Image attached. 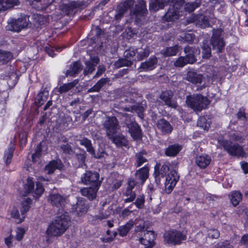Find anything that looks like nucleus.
Masks as SVG:
<instances>
[{"instance_id":"obj_43","label":"nucleus","mask_w":248,"mask_h":248,"mask_svg":"<svg viewBox=\"0 0 248 248\" xmlns=\"http://www.w3.org/2000/svg\"><path fill=\"white\" fill-rule=\"evenodd\" d=\"M201 3V0H195L194 2H190L186 3L184 5V9L186 12L190 13L199 7Z\"/></svg>"},{"instance_id":"obj_58","label":"nucleus","mask_w":248,"mask_h":248,"mask_svg":"<svg viewBox=\"0 0 248 248\" xmlns=\"http://www.w3.org/2000/svg\"><path fill=\"white\" fill-rule=\"evenodd\" d=\"M184 56L179 57L174 63V65L177 67H183L188 64Z\"/></svg>"},{"instance_id":"obj_53","label":"nucleus","mask_w":248,"mask_h":248,"mask_svg":"<svg viewBox=\"0 0 248 248\" xmlns=\"http://www.w3.org/2000/svg\"><path fill=\"white\" fill-rule=\"evenodd\" d=\"M124 195L127 197V198L124 200V202H132L136 198V193L133 191L132 190L130 189H126V190L124 193Z\"/></svg>"},{"instance_id":"obj_20","label":"nucleus","mask_w":248,"mask_h":248,"mask_svg":"<svg viewBox=\"0 0 248 248\" xmlns=\"http://www.w3.org/2000/svg\"><path fill=\"white\" fill-rule=\"evenodd\" d=\"M48 200L52 206L58 208H62L65 202V198L58 193L51 194L49 195Z\"/></svg>"},{"instance_id":"obj_17","label":"nucleus","mask_w":248,"mask_h":248,"mask_svg":"<svg viewBox=\"0 0 248 248\" xmlns=\"http://www.w3.org/2000/svg\"><path fill=\"white\" fill-rule=\"evenodd\" d=\"M155 237L154 232L147 231L144 236L140 238V241L142 245L146 246L144 248H152L155 244Z\"/></svg>"},{"instance_id":"obj_55","label":"nucleus","mask_w":248,"mask_h":248,"mask_svg":"<svg viewBox=\"0 0 248 248\" xmlns=\"http://www.w3.org/2000/svg\"><path fill=\"white\" fill-rule=\"evenodd\" d=\"M42 151V142H40L37 145L35 150V153L32 155L31 157L32 161L34 162L36 161V159L38 158L40 156Z\"/></svg>"},{"instance_id":"obj_4","label":"nucleus","mask_w":248,"mask_h":248,"mask_svg":"<svg viewBox=\"0 0 248 248\" xmlns=\"http://www.w3.org/2000/svg\"><path fill=\"white\" fill-rule=\"evenodd\" d=\"M168 2H170V7H173V9L177 10L179 13L182 12L184 4L183 0H152L150 2V10L156 11L163 8Z\"/></svg>"},{"instance_id":"obj_40","label":"nucleus","mask_w":248,"mask_h":248,"mask_svg":"<svg viewBox=\"0 0 248 248\" xmlns=\"http://www.w3.org/2000/svg\"><path fill=\"white\" fill-rule=\"evenodd\" d=\"M133 226V222L132 221H129L124 226H121L118 229L119 234L121 236H125L126 235L130 230Z\"/></svg>"},{"instance_id":"obj_37","label":"nucleus","mask_w":248,"mask_h":248,"mask_svg":"<svg viewBox=\"0 0 248 248\" xmlns=\"http://www.w3.org/2000/svg\"><path fill=\"white\" fill-rule=\"evenodd\" d=\"M146 155V152L144 151L138 153L135 155V166L136 167H140L147 162V159L145 156Z\"/></svg>"},{"instance_id":"obj_41","label":"nucleus","mask_w":248,"mask_h":248,"mask_svg":"<svg viewBox=\"0 0 248 248\" xmlns=\"http://www.w3.org/2000/svg\"><path fill=\"white\" fill-rule=\"evenodd\" d=\"M59 165L58 161L52 160L46 166L45 170L47 174H52L56 169H59Z\"/></svg>"},{"instance_id":"obj_24","label":"nucleus","mask_w":248,"mask_h":248,"mask_svg":"<svg viewBox=\"0 0 248 248\" xmlns=\"http://www.w3.org/2000/svg\"><path fill=\"white\" fill-rule=\"evenodd\" d=\"M99 186H91L89 187L83 188L80 189L81 194L86 197L90 200H93L96 198V193Z\"/></svg>"},{"instance_id":"obj_21","label":"nucleus","mask_w":248,"mask_h":248,"mask_svg":"<svg viewBox=\"0 0 248 248\" xmlns=\"http://www.w3.org/2000/svg\"><path fill=\"white\" fill-rule=\"evenodd\" d=\"M198 51L196 47H192L189 46H186L184 48V52L186 54V56H184L186 60V62L189 64H193L196 61L195 56V53Z\"/></svg>"},{"instance_id":"obj_56","label":"nucleus","mask_w":248,"mask_h":248,"mask_svg":"<svg viewBox=\"0 0 248 248\" xmlns=\"http://www.w3.org/2000/svg\"><path fill=\"white\" fill-rule=\"evenodd\" d=\"M144 197L143 195H139L134 202V204L139 209H142L144 206Z\"/></svg>"},{"instance_id":"obj_54","label":"nucleus","mask_w":248,"mask_h":248,"mask_svg":"<svg viewBox=\"0 0 248 248\" xmlns=\"http://www.w3.org/2000/svg\"><path fill=\"white\" fill-rule=\"evenodd\" d=\"M154 175L155 178V182L157 185H159L161 181V178H163L166 175L162 174L161 173V171H159V167L155 166V171Z\"/></svg>"},{"instance_id":"obj_9","label":"nucleus","mask_w":248,"mask_h":248,"mask_svg":"<svg viewBox=\"0 0 248 248\" xmlns=\"http://www.w3.org/2000/svg\"><path fill=\"white\" fill-rule=\"evenodd\" d=\"M147 12L146 4L143 0H139L135 7L131 9L130 15L135 18L138 23L141 22L145 18Z\"/></svg>"},{"instance_id":"obj_8","label":"nucleus","mask_w":248,"mask_h":248,"mask_svg":"<svg viewBox=\"0 0 248 248\" xmlns=\"http://www.w3.org/2000/svg\"><path fill=\"white\" fill-rule=\"evenodd\" d=\"M30 24L29 17L25 16L17 19H11L8 22L7 29L15 32H19L22 29L27 28Z\"/></svg>"},{"instance_id":"obj_64","label":"nucleus","mask_w":248,"mask_h":248,"mask_svg":"<svg viewBox=\"0 0 248 248\" xmlns=\"http://www.w3.org/2000/svg\"><path fill=\"white\" fill-rule=\"evenodd\" d=\"M242 140V137L239 135L237 133H233L232 134L230 135L229 140L228 141H230L232 142L233 141H238L241 142Z\"/></svg>"},{"instance_id":"obj_47","label":"nucleus","mask_w":248,"mask_h":248,"mask_svg":"<svg viewBox=\"0 0 248 248\" xmlns=\"http://www.w3.org/2000/svg\"><path fill=\"white\" fill-rule=\"evenodd\" d=\"M78 141L81 145L84 146L86 148V150L88 153L91 154L93 151V147L90 140L86 138H84L79 140Z\"/></svg>"},{"instance_id":"obj_5","label":"nucleus","mask_w":248,"mask_h":248,"mask_svg":"<svg viewBox=\"0 0 248 248\" xmlns=\"http://www.w3.org/2000/svg\"><path fill=\"white\" fill-rule=\"evenodd\" d=\"M223 30L221 29H214L210 39V44L213 50L217 53H222L224 50L225 43L223 38Z\"/></svg>"},{"instance_id":"obj_50","label":"nucleus","mask_w":248,"mask_h":248,"mask_svg":"<svg viewBox=\"0 0 248 248\" xmlns=\"http://www.w3.org/2000/svg\"><path fill=\"white\" fill-rule=\"evenodd\" d=\"M133 64V62L127 60L126 58L120 59L117 61L115 62L114 63L115 66L117 68H120L123 66H130Z\"/></svg>"},{"instance_id":"obj_48","label":"nucleus","mask_w":248,"mask_h":248,"mask_svg":"<svg viewBox=\"0 0 248 248\" xmlns=\"http://www.w3.org/2000/svg\"><path fill=\"white\" fill-rule=\"evenodd\" d=\"M32 202V200L30 198L25 199L22 203L20 212L21 215L23 216L29 210L30 205Z\"/></svg>"},{"instance_id":"obj_11","label":"nucleus","mask_w":248,"mask_h":248,"mask_svg":"<svg viewBox=\"0 0 248 248\" xmlns=\"http://www.w3.org/2000/svg\"><path fill=\"white\" fill-rule=\"evenodd\" d=\"M164 238L168 243L180 245L183 241L186 239V236L179 231L172 230L166 232Z\"/></svg>"},{"instance_id":"obj_32","label":"nucleus","mask_w":248,"mask_h":248,"mask_svg":"<svg viewBox=\"0 0 248 248\" xmlns=\"http://www.w3.org/2000/svg\"><path fill=\"white\" fill-rule=\"evenodd\" d=\"M73 209H75L79 215H81L87 212L88 207L82 200L78 199L76 204L73 206Z\"/></svg>"},{"instance_id":"obj_12","label":"nucleus","mask_w":248,"mask_h":248,"mask_svg":"<svg viewBox=\"0 0 248 248\" xmlns=\"http://www.w3.org/2000/svg\"><path fill=\"white\" fill-rule=\"evenodd\" d=\"M179 179V175L176 170H173L168 174L165 183V191L167 194L171 192Z\"/></svg>"},{"instance_id":"obj_28","label":"nucleus","mask_w":248,"mask_h":248,"mask_svg":"<svg viewBox=\"0 0 248 248\" xmlns=\"http://www.w3.org/2000/svg\"><path fill=\"white\" fill-rule=\"evenodd\" d=\"M211 161L210 156L206 155L198 156L196 159L197 165L202 169L206 168L210 164Z\"/></svg>"},{"instance_id":"obj_6","label":"nucleus","mask_w":248,"mask_h":248,"mask_svg":"<svg viewBox=\"0 0 248 248\" xmlns=\"http://www.w3.org/2000/svg\"><path fill=\"white\" fill-rule=\"evenodd\" d=\"M218 142L224 149L230 155L236 156H242L245 154L241 146L228 140H218Z\"/></svg>"},{"instance_id":"obj_35","label":"nucleus","mask_w":248,"mask_h":248,"mask_svg":"<svg viewBox=\"0 0 248 248\" xmlns=\"http://www.w3.org/2000/svg\"><path fill=\"white\" fill-rule=\"evenodd\" d=\"M231 202L234 206H237L242 200V194L238 191H233L230 196Z\"/></svg>"},{"instance_id":"obj_36","label":"nucleus","mask_w":248,"mask_h":248,"mask_svg":"<svg viewBox=\"0 0 248 248\" xmlns=\"http://www.w3.org/2000/svg\"><path fill=\"white\" fill-rule=\"evenodd\" d=\"M15 148L14 145L10 144L7 150L5 152L4 159L7 166L9 165L11 162Z\"/></svg>"},{"instance_id":"obj_29","label":"nucleus","mask_w":248,"mask_h":248,"mask_svg":"<svg viewBox=\"0 0 248 248\" xmlns=\"http://www.w3.org/2000/svg\"><path fill=\"white\" fill-rule=\"evenodd\" d=\"M110 79L108 78H102L91 88L88 90V93L99 92L105 85L108 84Z\"/></svg>"},{"instance_id":"obj_46","label":"nucleus","mask_w":248,"mask_h":248,"mask_svg":"<svg viewBox=\"0 0 248 248\" xmlns=\"http://www.w3.org/2000/svg\"><path fill=\"white\" fill-rule=\"evenodd\" d=\"M13 55L10 52H7L0 50V62L2 64L6 63L11 60Z\"/></svg>"},{"instance_id":"obj_25","label":"nucleus","mask_w":248,"mask_h":248,"mask_svg":"<svg viewBox=\"0 0 248 248\" xmlns=\"http://www.w3.org/2000/svg\"><path fill=\"white\" fill-rule=\"evenodd\" d=\"M149 175V168L145 166L138 170L135 173V179L140 184L143 185Z\"/></svg>"},{"instance_id":"obj_52","label":"nucleus","mask_w":248,"mask_h":248,"mask_svg":"<svg viewBox=\"0 0 248 248\" xmlns=\"http://www.w3.org/2000/svg\"><path fill=\"white\" fill-rule=\"evenodd\" d=\"M202 58L209 59L211 56V49L209 46L203 43L202 46Z\"/></svg>"},{"instance_id":"obj_22","label":"nucleus","mask_w":248,"mask_h":248,"mask_svg":"<svg viewBox=\"0 0 248 248\" xmlns=\"http://www.w3.org/2000/svg\"><path fill=\"white\" fill-rule=\"evenodd\" d=\"M82 69V65L79 61H76L70 64L69 68L67 70L66 76L75 77Z\"/></svg>"},{"instance_id":"obj_34","label":"nucleus","mask_w":248,"mask_h":248,"mask_svg":"<svg viewBox=\"0 0 248 248\" xmlns=\"http://www.w3.org/2000/svg\"><path fill=\"white\" fill-rule=\"evenodd\" d=\"M179 46L178 45L166 47L161 51V54L165 57L175 56L179 51Z\"/></svg>"},{"instance_id":"obj_13","label":"nucleus","mask_w":248,"mask_h":248,"mask_svg":"<svg viewBox=\"0 0 248 248\" xmlns=\"http://www.w3.org/2000/svg\"><path fill=\"white\" fill-rule=\"evenodd\" d=\"M135 1L134 0H126L124 3L120 4L117 8L116 14L115 15V18L119 21L123 16L124 14L128 9H131L134 5Z\"/></svg>"},{"instance_id":"obj_60","label":"nucleus","mask_w":248,"mask_h":248,"mask_svg":"<svg viewBox=\"0 0 248 248\" xmlns=\"http://www.w3.org/2000/svg\"><path fill=\"white\" fill-rule=\"evenodd\" d=\"M44 189L43 186L40 183H36V188L35 189L33 197L37 198L40 197L44 192Z\"/></svg>"},{"instance_id":"obj_23","label":"nucleus","mask_w":248,"mask_h":248,"mask_svg":"<svg viewBox=\"0 0 248 248\" xmlns=\"http://www.w3.org/2000/svg\"><path fill=\"white\" fill-rule=\"evenodd\" d=\"M156 126L158 130L164 135L170 134L172 130V127L170 123L164 119L159 120Z\"/></svg>"},{"instance_id":"obj_31","label":"nucleus","mask_w":248,"mask_h":248,"mask_svg":"<svg viewBox=\"0 0 248 248\" xmlns=\"http://www.w3.org/2000/svg\"><path fill=\"white\" fill-rule=\"evenodd\" d=\"M135 51H136L137 53V59L139 61H142L148 57L150 52L149 47L147 46H145L144 47L138 48Z\"/></svg>"},{"instance_id":"obj_49","label":"nucleus","mask_w":248,"mask_h":248,"mask_svg":"<svg viewBox=\"0 0 248 248\" xmlns=\"http://www.w3.org/2000/svg\"><path fill=\"white\" fill-rule=\"evenodd\" d=\"M48 93L42 92L39 93L35 98V103L37 106H42L48 97Z\"/></svg>"},{"instance_id":"obj_27","label":"nucleus","mask_w":248,"mask_h":248,"mask_svg":"<svg viewBox=\"0 0 248 248\" xmlns=\"http://www.w3.org/2000/svg\"><path fill=\"white\" fill-rule=\"evenodd\" d=\"M157 62V58L155 56L151 57L148 61L141 63L140 68L145 71L152 70L155 67Z\"/></svg>"},{"instance_id":"obj_18","label":"nucleus","mask_w":248,"mask_h":248,"mask_svg":"<svg viewBox=\"0 0 248 248\" xmlns=\"http://www.w3.org/2000/svg\"><path fill=\"white\" fill-rule=\"evenodd\" d=\"M99 62V59L97 56H91L89 60L86 61L85 62L86 67L83 71L84 76L92 73L95 70V67Z\"/></svg>"},{"instance_id":"obj_61","label":"nucleus","mask_w":248,"mask_h":248,"mask_svg":"<svg viewBox=\"0 0 248 248\" xmlns=\"http://www.w3.org/2000/svg\"><path fill=\"white\" fill-rule=\"evenodd\" d=\"M34 183L31 178H28L27 183L25 185V189L28 193H31L34 188Z\"/></svg>"},{"instance_id":"obj_16","label":"nucleus","mask_w":248,"mask_h":248,"mask_svg":"<svg viewBox=\"0 0 248 248\" xmlns=\"http://www.w3.org/2000/svg\"><path fill=\"white\" fill-rule=\"evenodd\" d=\"M186 80L194 85L199 86L205 80V78L201 74L190 71L187 73Z\"/></svg>"},{"instance_id":"obj_62","label":"nucleus","mask_w":248,"mask_h":248,"mask_svg":"<svg viewBox=\"0 0 248 248\" xmlns=\"http://www.w3.org/2000/svg\"><path fill=\"white\" fill-rule=\"evenodd\" d=\"M76 157L79 164H82L85 161L86 153L84 151H82L81 153L77 154Z\"/></svg>"},{"instance_id":"obj_59","label":"nucleus","mask_w":248,"mask_h":248,"mask_svg":"<svg viewBox=\"0 0 248 248\" xmlns=\"http://www.w3.org/2000/svg\"><path fill=\"white\" fill-rule=\"evenodd\" d=\"M213 248H234L228 241L219 242L216 244Z\"/></svg>"},{"instance_id":"obj_2","label":"nucleus","mask_w":248,"mask_h":248,"mask_svg":"<svg viewBox=\"0 0 248 248\" xmlns=\"http://www.w3.org/2000/svg\"><path fill=\"white\" fill-rule=\"evenodd\" d=\"M114 114L118 116V114H121L124 117V120L123 121V127H125L131 135V137L135 140L140 139L141 136V130L138 124L131 117L126 113L122 111H118V109H114Z\"/></svg>"},{"instance_id":"obj_30","label":"nucleus","mask_w":248,"mask_h":248,"mask_svg":"<svg viewBox=\"0 0 248 248\" xmlns=\"http://www.w3.org/2000/svg\"><path fill=\"white\" fill-rule=\"evenodd\" d=\"M173 7H170L167 12L164 16V18L168 22L173 21L178 18L180 13L177 10H174Z\"/></svg>"},{"instance_id":"obj_7","label":"nucleus","mask_w":248,"mask_h":248,"mask_svg":"<svg viewBox=\"0 0 248 248\" xmlns=\"http://www.w3.org/2000/svg\"><path fill=\"white\" fill-rule=\"evenodd\" d=\"M102 125L107 137L116 134L120 127L119 123L116 116L106 117Z\"/></svg>"},{"instance_id":"obj_15","label":"nucleus","mask_w":248,"mask_h":248,"mask_svg":"<svg viewBox=\"0 0 248 248\" xmlns=\"http://www.w3.org/2000/svg\"><path fill=\"white\" fill-rule=\"evenodd\" d=\"M81 5V2L72 1L67 4H62L60 6V10L65 15L73 14L77 8Z\"/></svg>"},{"instance_id":"obj_33","label":"nucleus","mask_w":248,"mask_h":248,"mask_svg":"<svg viewBox=\"0 0 248 248\" xmlns=\"http://www.w3.org/2000/svg\"><path fill=\"white\" fill-rule=\"evenodd\" d=\"M78 79H77L71 82L63 84L59 88L58 92L60 93L68 92L71 89L74 88L78 83Z\"/></svg>"},{"instance_id":"obj_57","label":"nucleus","mask_w":248,"mask_h":248,"mask_svg":"<svg viewBox=\"0 0 248 248\" xmlns=\"http://www.w3.org/2000/svg\"><path fill=\"white\" fill-rule=\"evenodd\" d=\"M207 232L208 236L212 239H217L220 235L219 232L215 229H207Z\"/></svg>"},{"instance_id":"obj_19","label":"nucleus","mask_w":248,"mask_h":248,"mask_svg":"<svg viewBox=\"0 0 248 248\" xmlns=\"http://www.w3.org/2000/svg\"><path fill=\"white\" fill-rule=\"evenodd\" d=\"M173 96V93L171 91H166L161 93L160 95V98L165 102V105L175 108L177 105L176 102L172 100Z\"/></svg>"},{"instance_id":"obj_63","label":"nucleus","mask_w":248,"mask_h":248,"mask_svg":"<svg viewBox=\"0 0 248 248\" xmlns=\"http://www.w3.org/2000/svg\"><path fill=\"white\" fill-rule=\"evenodd\" d=\"M245 108H241L238 113H237V117L238 119L243 120V121H246L247 120V117L246 116V113L245 112Z\"/></svg>"},{"instance_id":"obj_10","label":"nucleus","mask_w":248,"mask_h":248,"mask_svg":"<svg viewBox=\"0 0 248 248\" xmlns=\"http://www.w3.org/2000/svg\"><path fill=\"white\" fill-rule=\"evenodd\" d=\"M99 174L95 171H86L81 176V182L86 185L100 186L101 181L99 180Z\"/></svg>"},{"instance_id":"obj_51","label":"nucleus","mask_w":248,"mask_h":248,"mask_svg":"<svg viewBox=\"0 0 248 248\" xmlns=\"http://www.w3.org/2000/svg\"><path fill=\"white\" fill-rule=\"evenodd\" d=\"M2 6H4V10L17 5L19 3L18 0H0Z\"/></svg>"},{"instance_id":"obj_26","label":"nucleus","mask_w":248,"mask_h":248,"mask_svg":"<svg viewBox=\"0 0 248 248\" xmlns=\"http://www.w3.org/2000/svg\"><path fill=\"white\" fill-rule=\"evenodd\" d=\"M108 138L111 140L112 142L116 144L117 146H126L127 145V140L125 137L121 134L116 135L112 134L111 136H108Z\"/></svg>"},{"instance_id":"obj_42","label":"nucleus","mask_w":248,"mask_h":248,"mask_svg":"<svg viewBox=\"0 0 248 248\" xmlns=\"http://www.w3.org/2000/svg\"><path fill=\"white\" fill-rule=\"evenodd\" d=\"M197 24L202 28L208 27L210 25L208 18L203 15H199L196 17Z\"/></svg>"},{"instance_id":"obj_1","label":"nucleus","mask_w":248,"mask_h":248,"mask_svg":"<svg viewBox=\"0 0 248 248\" xmlns=\"http://www.w3.org/2000/svg\"><path fill=\"white\" fill-rule=\"evenodd\" d=\"M69 223V217L62 214L57 217L55 221L50 224L46 230V233L50 236H59L68 228Z\"/></svg>"},{"instance_id":"obj_38","label":"nucleus","mask_w":248,"mask_h":248,"mask_svg":"<svg viewBox=\"0 0 248 248\" xmlns=\"http://www.w3.org/2000/svg\"><path fill=\"white\" fill-rule=\"evenodd\" d=\"M33 4H36L38 8L41 10H45L48 6L51 5L54 0H28Z\"/></svg>"},{"instance_id":"obj_44","label":"nucleus","mask_w":248,"mask_h":248,"mask_svg":"<svg viewBox=\"0 0 248 248\" xmlns=\"http://www.w3.org/2000/svg\"><path fill=\"white\" fill-rule=\"evenodd\" d=\"M65 142H67L66 139L65 138L63 140ZM60 148L62 152V154L66 155H72L74 154L75 152L72 148V146L68 143L62 144L60 146Z\"/></svg>"},{"instance_id":"obj_14","label":"nucleus","mask_w":248,"mask_h":248,"mask_svg":"<svg viewBox=\"0 0 248 248\" xmlns=\"http://www.w3.org/2000/svg\"><path fill=\"white\" fill-rule=\"evenodd\" d=\"M118 109V111H131L132 110H135L136 111L139 116L141 118H143V112L144 111L145 108L144 106H142L141 104H138L136 105H134L132 106L131 107H124L123 106H121L120 104H114V108Z\"/></svg>"},{"instance_id":"obj_39","label":"nucleus","mask_w":248,"mask_h":248,"mask_svg":"<svg viewBox=\"0 0 248 248\" xmlns=\"http://www.w3.org/2000/svg\"><path fill=\"white\" fill-rule=\"evenodd\" d=\"M181 149V146L177 144L169 146L165 151V154L167 156H174L176 155Z\"/></svg>"},{"instance_id":"obj_45","label":"nucleus","mask_w":248,"mask_h":248,"mask_svg":"<svg viewBox=\"0 0 248 248\" xmlns=\"http://www.w3.org/2000/svg\"><path fill=\"white\" fill-rule=\"evenodd\" d=\"M90 154L96 159H101L104 157L105 155L107 154L105 149L103 147L99 146L96 151L93 149V151Z\"/></svg>"},{"instance_id":"obj_3","label":"nucleus","mask_w":248,"mask_h":248,"mask_svg":"<svg viewBox=\"0 0 248 248\" xmlns=\"http://www.w3.org/2000/svg\"><path fill=\"white\" fill-rule=\"evenodd\" d=\"M186 102L189 107L197 111L206 108L210 103L207 97L198 94L187 96Z\"/></svg>"}]
</instances>
